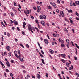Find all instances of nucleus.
<instances>
[{
  "label": "nucleus",
  "mask_w": 79,
  "mask_h": 79,
  "mask_svg": "<svg viewBox=\"0 0 79 79\" xmlns=\"http://www.w3.org/2000/svg\"><path fill=\"white\" fill-rule=\"evenodd\" d=\"M6 49L8 51H10V47L9 46H7L6 47Z\"/></svg>",
  "instance_id": "7"
},
{
  "label": "nucleus",
  "mask_w": 79,
  "mask_h": 79,
  "mask_svg": "<svg viewBox=\"0 0 79 79\" xmlns=\"http://www.w3.org/2000/svg\"><path fill=\"white\" fill-rule=\"evenodd\" d=\"M69 20H70V23L72 24H73V19H72V18H69Z\"/></svg>",
  "instance_id": "6"
},
{
  "label": "nucleus",
  "mask_w": 79,
  "mask_h": 79,
  "mask_svg": "<svg viewBox=\"0 0 79 79\" xmlns=\"http://www.w3.org/2000/svg\"><path fill=\"white\" fill-rule=\"evenodd\" d=\"M59 36H60V35H59V34H56V37H59Z\"/></svg>",
  "instance_id": "48"
},
{
  "label": "nucleus",
  "mask_w": 79,
  "mask_h": 79,
  "mask_svg": "<svg viewBox=\"0 0 79 79\" xmlns=\"http://www.w3.org/2000/svg\"><path fill=\"white\" fill-rule=\"evenodd\" d=\"M26 47H27L28 48H29V45L28 44H27Z\"/></svg>",
  "instance_id": "56"
},
{
  "label": "nucleus",
  "mask_w": 79,
  "mask_h": 79,
  "mask_svg": "<svg viewBox=\"0 0 79 79\" xmlns=\"http://www.w3.org/2000/svg\"><path fill=\"white\" fill-rule=\"evenodd\" d=\"M59 10L58 9H57V10H56V12H57V13H59Z\"/></svg>",
  "instance_id": "63"
},
{
  "label": "nucleus",
  "mask_w": 79,
  "mask_h": 79,
  "mask_svg": "<svg viewBox=\"0 0 79 79\" xmlns=\"http://www.w3.org/2000/svg\"><path fill=\"white\" fill-rule=\"evenodd\" d=\"M14 23L15 25H18V22L16 21L15 20L14 21Z\"/></svg>",
  "instance_id": "8"
},
{
  "label": "nucleus",
  "mask_w": 79,
  "mask_h": 79,
  "mask_svg": "<svg viewBox=\"0 0 79 79\" xmlns=\"http://www.w3.org/2000/svg\"><path fill=\"white\" fill-rule=\"evenodd\" d=\"M49 51L50 52L51 54H53V53L54 52H53V50L52 49H50Z\"/></svg>",
  "instance_id": "11"
},
{
  "label": "nucleus",
  "mask_w": 79,
  "mask_h": 79,
  "mask_svg": "<svg viewBox=\"0 0 79 79\" xmlns=\"http://www.w3.org/2000/svg\"><path fill=\"white\" fill-rule=\"evenodd\" d=\"M61 43H64V41H63V40H61Z\"/></svg>",
  "instance_id": "57"
},
{
  "label": "nucleus",
  "mask_w": 79,
  "mask_h": 79,
  "mask_svg": "<svg viewBox=\"0 0 79 79\" xmlns=\"http://www.w3.org/2000/svg\"><path fill=\"white\" fill-rule=\"evenodd\" d=\"M76 19L77 20V21H79V18H78V17H76Z\"/></svg>",
  "instance_id": "36"
},
{
  "label": "nucleus",
  "mask_w": 79,
  "mask_h": 79,
  "mask_svg": "<svg viewBox=\"0 0 79 79\" xmlns=\"http://www.w3.org/2000/svg\"><path fill=\"white\" fill-rule=\"evenodd\" d=\"M41 23L43 26H45V23L44 21H41Z\"/></svg>",
  "instance_id": "4"
},
{
  "label": "nucleus",
  "mask_w": 79,
  "mask_h": 79,
  "mask_svg": "<svg viewBox=\"0 0 79 79\" xmlns=\"http://www.w3.org/2000/svg\"><path fill=\"white\" fill-rule=\"evenodd\" d=\"M46 76L47 77H48V73H46Z\"/></svg>",
  "instance_id": "52"
},
{
  "label": "nucleus",
  "mask_w": 79,
  "mask_h": 79,
  "mask_svg": "<svg viewBox=\"0 0 79 79\" xmlns=\"http://www.w3.org/2000/svg\"><path fill=\"white\" fill-rule=\"evenodd\" d=\"M10 76H11V77H12V76H13V74L12 73H11L10 74Z\"/></svg>",
  "instance_id": "54"
},
{
  "label": "nucleus",
  "mask_w": 79,
  "mask_h": 79,
  "mask_svg": "<svg viewBox=\"0 0 79 79\" xmlns=\"http://www.w3.org/2000/svg\"><path fill=\"white\" fill-rule=\"evenodd\" d=\"M75 14H76V15H77V16H79V14H78V13H77V12H76H76Z\"/></svg>",
  "instance_id": "26"
},
{
  "label": "nucleus",
  "mask_w": 79,
  "mask_h": 79,
  "mask_svg": "<svg viewBox=\"0 0 79 79\" xmlns=\"http://www.w3.org/2000/svg\"><path fill=\"white\" fill-rule=\"evenodd\" d=\"M70 6H73V3H70Z\"/></svg>",
  "instance_id": "61"
},
{
  "label": "nucleus",
  "mask_w": 79,
  "mask_h": 79,
  "mask_svg": "<svg viewBox=\"0 0 79 79\" xmlns=\"http://www.w3.org/2000/svg\"><path fill=\"white\" fill-rule=\"evenodd\" d=\"M47 7L48 8V9H49L50 10V9H51V7H50V6H47Z\"/></svg>",
  "instance_id": "32"
},
{
  "label": "nucleus",
  "mask_w": 79,
  "mask_h": 79,
  "mask_svg": "<svg viewBox=\"0 0 79 79\" xmlns=\"http://www.w3.org/2000/svg\"><path fill=\"white\" fill-rule=\"evenodd\" d=\"M18 52L19 56H18V55H17V54H15V56H16V57L17 58H20L21 57V53H20V51L19 50H18Z\"/></svg>",
  "instance_id": "1"
},
{
  "label": "nucleus",
  "mask_w": 79,
  "mask_h": 79,
  "mask_svg": "<svg viewBox=\"0 0 79 79\" xmlns=\"http://www.w3.org/2000/svg\"><path fill=\"white\" fill-rule=\"evenodd\" d=\"M71 67H70L69 68V70H71V69H73V65H71Z\"/></svg>",
  "instance_id": "17"
},
{
  "label": "nucleus",
  "mask_w": 79,
  "mask_h": 79,
  "mask_svg": "<svg viewBox=\"0 0 79 79\" xmlns=\"http://www.w3.org/2000/svg\"><path fill=\"white\" fill-rule=\"evenodd\" d=\"M75 45L76 47L79 49V46L77 45V44L76 43L75 44Z\"/></svg>",
  "instance_id": "25"
},
{
  "label": "nucleus",
  "mask_w": 79,
  "mask_h": 79,
  "mask_svg": "<svg viewBox=\"0 0 79 79\" xmlns=\"http://www.w3.org/2000/svg\"><path fill=\"white\" fill-rule=\"evenodd\" d=\"M40 18L41 19H43V18H42L41 15L40 16Z\"/></svg>",
  "instance_id": "33"
},
{
  "label": "nucleus",
  "mask_w": 79,
  "mask_h": 79,
  "mask_svg": "<svg viewBox=\"0 0 79 79\" xmlns=\"http://www.w3.org/2000/svg\"><path fill=\"white\" fill-rule=\"evenodd\" d=\"M35 29H36L38 32H39V29H38V28H37L35 27Z\"/></svg>",
  "instance_id": "27"
},
{
  "label": "nucleus",
  "mask_w": 79,
  "mask_h": 79,
  "mask_svg": "<svg viewBox=\"0 0 79 79\" xmlns=\"http://www.w3.org/2000/svg\"><path fill=\"white\" fill-rule=\"evenodd\" d=\"M41 60H42L43 64H45V62H44V59H42Z\"/></svg>",
  "instance_id": "21"
},
{
  "label": "nucleus",
  "mask_w": 79,
  "mask_h": 79,
  "mask_svg": "<svg viewBox=\"0 0 79 79\" xmlns=\"http://www.w3.org/2000/svg\"><path fill=\"white\" fill-rule=\"evenodd\" d=\"M76 76H77L78 77H79V73H76Z\"/></svg>",
  "instance_id": "28"
},
{
  "label": "nucleus",
  "mask_w": 79,
  "mask_h": 79,
  "mask_svg": "<svg viewBox=\"0 0 79 79\" xmlns=\"http://www.w3.org/2000/svg\"><path fill=\"white\" fill-rule=\"evenodd\" d=\"M4 16H6V13H4Z\"/></svg>",
  "instance_id": "59"
},
{
  "label": "nucleus",
  "mask_w": 79,
  "mask_h": 79,
  "mask_svg": "<svg viewBox=\"0 0 79 79\" xmlns=\"http://www.w3.org/2000/svg\"><path fill=\"white\" fill-rule=\"evenodd\" d=\"M75 3L76 5H79V1H76L75 2Z\"/></svg>",
  "instance_id": "10"
},
{
  "label": "nucleus",
  "mask_w": 79,
  "mask_h": 79,
  "mask_svg": "<svg viewBox=\"0 0 79 79\" xmlns=\"http://www.w3.org/2000/svg\"><path fill=\"white\" fill-rule=\"evenodd\" d=\"M42 2H40V3H39L40 5L41 6L42 5Z\"/></svg>",
  "instance_id": "64"
},
{
  "label": "nucleus",
  "mask_w": 79,
  "mask_h": 79,
  "mask_svg": "<svg viewBox=\"0 0 79 79\" xmlns=\"http://www.w3.org/2000/svg\"><path fill=\"white\" fill-rule=\"evenodd\" d=\"M37 11L38 13H39L40 12V11L41 9L40 7L39 6H37Z\"/></svg>",
  "instance_id": "3"
},
{
  "label": "nucleus",
  "mask_w": 79,
  "mask_h": 79,
  "mask_svg": "<svg viewBox=\"0 0 79 79\" xmlns=\"http://www.w3.org/2000/svg\"><path fill=\"white\" fill-rule=\"evenodd\" d=\"M42 16L44 19H46V16L45 15H42Z\"/></svg>",
  "instance_id": "14"
},
{
  "label": "nucleus",
  "mask_w": 79,
  "mask_h": 79,
  "mask_svg": "<svg viewBox=\"0 0 79 79\" xmlns=\"http://www.w3.org/2000/svg\"><path fill=\"white\" fill-rule=\"evenodd\" d=\"M61 61H62V62L64 63L66 62V61L64 59H62Z\"/></svg>",
  "instance_id": "22"
},
{
  "label": "nucleus",
  "mask_w": 79,
  "mask_h": 79,
  "mask_svg": "<svg viewBox=\"0 0 79 79\" xmlns=\"http://www.w3.org/2000/svg\"><path fill=\"white\" fill-rule=\"evenodd\" d=\"M30 16L31 18H32V19H34V18L33 17V16L31 15Z\"/></svg>",
  "instance_id": "44"
},
{
  "label": "nucleus",
  "mask_w": 79,
  "mask_h": 79,
  "mask_svg": "<svg viewBox=\"0 0 79 79\" xmlns=\"http://www.w3.org/2000/svg\"><path fill=\"white\" fill-rule=\"evenodd\" d=\"M8 56H11V52H9L8 53Z\"/></svg>",
  "instance_id": "29"
},
{
  "label": "nucleus",
  "mask_w": 79,
  "mask_h": 79,
  "mask_svg": "<svg viewBox=\"0 0 79 79\" xmlns=\"http://www.w3.org/2000/svg\"><path fill=\"white\" fill-rule=\"evenodd\" d=\"M53 6L54 7V8H56V5L55 3H53Z\"/></svg>",
  "instance_id": "20"
},
{
  "label": "nucleus",
  "mask_w": 79,
  "mask_h": 79,
  "mask_svg": "<svg viewBox=\"0 0 79 79\" xmlns=\"http://www.w3.org/2000/svg\"><path fill=\"white\" fill-rule=\"evenodd\" d=\"M6 64H7V66L8 67H10V63H9V62L7 61L6 63Z\"/></svg>",
  "instance_id": "15"
},
{
  "label": "nucleus",
  "mask_w": 79,
  "mask_h": 79,
  "mask_svg": "<svg viewBox=\"0 0 79 79\" xmlns=\"http://www.w3.org/2000/svg\"><path fill=\"white\" fill-rule=\"evenodd\" d=\"M38 28H39V29H40L41 28V27H40V26H39V24H38Z\"/></svg>",
  "instance_id": "38"
},
{
  "label": "nucleus",
  "mask_w": 79,
  "mask_h": 79,
  "mask_svg": "<svg viewBox=\"0 0 79 79\" xmlns=\"http://www.w3.org/2000/svg\"><path fill=\"white\" fill-rule=\"evenodd\" d=\"M20 45L21 46V47H22L23 48H24V46H23V45H22V44H20Z\"/></svg>",
  "instance_id": "34"
},
{
  "label": "nucleus",
  "mask_w": 79,
  "mask_h": 79,
  "mask_svg": "<svg viewBox=\"0 0 79 79\" xmlns=\"http://www.w3.org/2000/svg\"><path fill=\"white\" fill-rule=\"evenodd\" d=\"M20 58V60L21 61H23V58Z\"/></svg>",
  "instance_id": "30"
},
{
  "label": "nucleus",
  "mask_w": 79,
  "mask_h": 79,
  "mask_svg": "<svg viewBox=\"0 0 79 79\" xmlns=\"http://www.w3.org/2000/svg\"><path fill=\"white\" fill-rule=\"evenodd\" d=\"M66 46L68 48H69V45L68 44H67L66 45Z\"/></svg>",
  "instance_id": "46"
},
{
  "label": "nucleus",
  "mask_w": 79,
  "mask_h": 79,
  "mask_svg": "<svg viewBox=\"0 0 79 79\" xmlns=\"http://www.w3.org/2000/svg\"><path fill=\"white\" fill-rule=\"evenodd\" d=\"M28 29L32 33H34V32H33V31H32V27H31V25L30 24L28 25Z\"/></svg>",
  "instance_id": "2"
},
{
  "label": "nucleus",
  "mask_w": 79,
  "mask_h": 79,
  "mask_svg": "<svg viewBox=\"0 0 79 79\" xmlns=\"http://www.w3.org/2000/svg\"><path fill=\"white\" fill-rule=\"evenodd\" d=\"M60 14H61V16H62V17H64V13H63V11H61L60 12Z\"/></svg>",
  "instance_id": "5"
},
{
  "label": "nucleus",
  "mask_w": 79,
  "mask_h": 79,
  "mask_svg": "<svg viewBox=\"0 0 79 79\" xmlns=\"http://www.w3.org/2000/svg\"><path fill=\"white\" fill-rule=\"evenodd\" d=\"M4 53L5 55H7V53L6 52H5Z\"/></svg>",
  "instance_id": "45"
},
{
  "label": "nucleus",
  "mask_w": 79,
  "mask_h": 79,
  "mask_svg": "<svg viewBox=\"0 0 79 79\" xmlns=\"http://www.w3.org/2000/svg\"><path fill=\"white\" fill-rule=\"evenodd\" d=\"M61 46L62 47H64V44H61Z\"/></svg>",
  "instance_id": "31"
},
{
  "label": "nucleus",
  "mask_w": 79,
  "mask_h": 79,
  "mask_svg": "<svg viewBox=\"0 0 79 79\" xmlns=\"http://www.w3.org/2000/svg\"><path fill=\"white\" fill-rule=\"evenodd\" d=\"M7 35L8 36V37H10V34L8 33Z\"/></svg>",
  "instance_id": "53"
},
{
  "label": "nucleus",
  "mask_w": 79,
  "mask_h": 79,
  "mask_svg": "<svg viewBox=\"0 0 79 79\" xmlns=\"http://www.w3.org/2000/svg\"><path fill=\"white\" fill-rule=\"evenodd\" d=\"M33 9H34V10H37V8H36V7H33Z\"/></svg>",
  "instance_id": "42"
},
{
  "label": "nucleus",
  "mask_w": 79,
  "mask_h": 79,
  "mask_svg": "<svg viewBox=\"0 0 79 79\" xmlns=\"http://www.w3.org/2000/svg\"><path fill=\"white\" fill-rule=\"evenodd\" d=\"M27 12L28 14H29V10H27Z\"/></svg>",
  "instance_id": "40"
},
{
  "label": "nucleus",
  "mask_w": 79,
  "mask_h": 79,
  "mask_svg": "<svg viewBox=\"0 0 79 79\" xmlns=\"http://www.w3.org/2000/svg\"><path fill=\"white\" fill-rule=\"evenodd\" d=\"M23 27L24 28V29H25V28H26V26L24 25H23Z\"/></svg>",
  "instance_id": "51"
},
{
  "label": "nucleus",
  "mask_w": 79,
  "mask_h": 79,
  "mask_svg": "<svg viewBox=\"0 0 79 79\" xmlns=\"http://www.w3.org/2000/svg\"><path fill=\"white\" fill-rule=\"evenodd\" d=\"M17 30L18 31H19L20 30V29H19V28L18 27H17Z\"/></svg>",
  "instance_id": "47"
},
{
  "label": "nucleus",
  "mask_w": 79,
  "mask_h": 79,
  "mask_svg": "<svg viewBox=\"0 0 79 79\" xmlns=\"http://www.w3.org/2000/svg\"><path fill=\"white\" fill-rule=\"evenodd\" d=\"M14 6H16V2H14Z\"/></svg>",
  "instance_id": "39"
},
{
  "label": "nucleus",
  "mask_w": 79,
  "mask_h": 79,
  "mask_svg": "<svg viewBox=\"0 0 79 79\" xmlns=\"http://www.w3.org/2000/svg\"><path fill=\"white\" fill-rule=\"evenodd\" d=\"M11 15L12 16H14V14H13V13L12 12H11Z\"/></svg>",
  "instance_id": "37"
},
{
  "label": "nucleus",
  "mask_w": 79,
  "mask_h": 79,
  "mask_svg": "<svg viewBox=\"0 0 79 79\" xmlns=\"http://www.w3.org/2000/svg\"><path fill=\"white\" fill-rule=\"evenodd\" d=\"M0 64L1 65H2V67H3V68H5V65H4V64H3L2 62H0Z\"/></svg>",
  "instance_id": "9"
},
{
  "label": "nucleus",
  "mask_w": 79,
  "mask_h": 79,
  "mask_svg": "<svg viewBox=\"0 0 79 79\" xmlns=\"http://www.w3.org/2000/svg\"><path fill=\"white\" fill-rule=\"evenodd\" d=\"M18 6L19 8H20V9H21V6L20 5V4H19Z\"/></svg>",
  "instance_id": "43"
},
{
  "label": "nucleus",
  "mask_w": 79,
  "mask_h": 79,
  "mask_svg": "<svg viewBox=\"0 0 79 79\" xmlns=\"http://www.w3.org/2000/svg\"><path fill=\"white\" fill-rule=\"evenodd\" d=\"M4 75L5 76V77H6V73L5 72H4Z\"/></svg>",
  "instance_id": "49"
},
{
  "label": "nucleus",
  "mask_w": 79,
  "mask_h": 79,
  "mask_svg": "<svg viewBox=\"0 0 79 79\" xmlns=\"http://www.w3.org/2000/svg\"><path fill=\"white\" fill-rule=\"evenodd\" d=\"M21 67H22V68H25V67L23 65H21L20 66Z\"/></svg>",
  "instance_id": "41"
},
{
  "label": "nucleus",
  "mask_w": 79,
  "mask_h": 79,
  "mask_svg": "<svg viewBox=\"0 0 79 79\" xmlns=\"http://www.w3.org/2000/svg\"><path fill=\"white\" fill-rule=\"evenodd\" d=\"M39 54L40 55V56H41V57H42V58H44V56H43V55H42V54H41V53L39 52Z\"/></svg>",
  "instance_id": "23"
},
{
  "label": "nucleus",
  "mask_w": 79,
  "mask_h": 79,
  "mask_svg": "<svg viewBox=\"0 0 79 79\" xmlns=\"http://www.w3.org/2000/svg\"><path fill=\"white\" fill-rule=\"evenodd\" d=\"M36 22L37 23V24H39V22H38V20H36Z\"/></svg>",
  "instance_id": "55"
},
{
  "label": "nucleus",
  "mask_w": 79,
  "mask_h": 79,
  "mask_svg": "<svg viewBox=\"0 0 79 79\" xmlns=\"http://www.w3.org/2000/svg\"><path fill=\"white\" fill-rule=\"evenodd\" d=\"M61 56H63V58H65V57H66V55L65 54H61Z\"/></svg>",
  "instance_id": "19"
},
{
  "label": "nucleus",
  "mask_w": 79,
  "mask_h": 79,
  "mask_svg": "<svg viewBox=\"0 0 79 79\" xmlns=\"http://www.w3.org/2000/svg\"><path fill=\"white\" fill-rule=\"evenodd\" d=\"M66 42H67V44H69V39H67L66 40Z\"/></svg>",
  "instance_id": "16"
},
{
  "label": "nucleus",
  "mask_w": 79,
  "mask_h": 79,
  "mask_svg": "<svg viewBox=\"0 0 79 79\" xmlns=\"http://www.w3.org/2000/svg\"><path fill=\"white\" fill-rule=\"evenodd\" d=\"M37 77L38 79H40V75L39 74H37Z\"/></svg>",
  "instance_id": "13"
},
{
  "label": "nucleus",
  "mask_w": 79,
  "mask_h": 79,
  "mask_svg": "<svg viewBox=\"0 0 79 79\" xmlns=\"http://www.w3.org/2000/svg\"><path fill=\"white\" fill-rule=\"evenodd\" d=\"M35 76L33 75L32 76V78H33V79H35Z\"/></svg>",
  "instance_id": "58"
},
{
  "label": "nucleus",
  "mask_w": 79,
  "mask_h": 79,
  "mask_svg": "<svg viewBox=\"0 0 79 79\" xmlns=\"http://www.w3.org/2000/svg\"><path fill=\"white\" fill-rule=\"evenodd\" d=\"M68 13H70V12H71V13H73V11H72L71 9H70L69 10H68Z\"/></svg>",
  "instance_id": "24"
},
{
  "label": "nucleus",
  "mask_w": 79,
  "mask_h": 79,
  "mask_svg": "<svg viewBox=\"0 0 79 79\" xmlns=\"http://www.w3.org/2000/svg\"><path fill=\"white\" fill-rule=\"evenodd\" d=\"M10 26H13V24H12V23H10Z\"/></svg>",
  "instance_id": "62"
},
{
  "label": "nucleus",
  "mask_w": 79,
  "mask_h": 79,
  "mask_svg": "<svg viewBox=\"0 0 79 79\" xmlns=\"http://www.w3.org/2000/svg\"><path fill=\"white\" fill-rule=\"evenodd\" d=\"M14 60H11V62L12 63H14Z\"/></svg>",
  "instance_id": "60"
},
{
  "label": "nucleus",
  "mask_w": 79,
  "mask_h": 79,
  "mask_svg": "<svg viewBox=\"0 0 79 79\" xmlns=\"http://www.w3.org/2000/svg\"><path fill=\"white\" fill-rule=\"evenodd\" d=\"M66 64L67 67H69V63H68V62H66Z\"/></svg>",
  "instance_id": "12"
},
{
  "label": "nucleus",
  "mask_w": 79,
  "mask_h": 79,
  "mask_svg": "<svg viewBox=\"0 0 79 79\" xmlns=\"http://www.w3.org/2000/svg\"><path fill=\"white\" fill-rule=\"evenodd\" d=\"M41 53L42 54V55H44V51H43L42 50H41Z\"/></svg>",
  "instance_id": "35"
},
{
  "label": "nucleus",
  "mask_w": 79,
  "mask_h": 79,
  "mask_svg": "<svg viewBox=\"0 0 79 79\" xmlns=\"http://www.w3.org/2000/svg\"><path fill=\"white\" fill-rule=\"evenodd\" d=\"M71 43H72V45H73V46H74V44L73 42L71 41Z\"/></svg>",
  "instance_id": "50"
},
{
  "label": "nucleus",
  "mask_w": 79,
  "mask_h": 79,
  "mask_svg": "<svg viewBox=\"0 0 79 79\" xmlns=\"http://www.w3.org/2000/svg\"><path fill=\"white\" fill-rule=\"evenodd\" d=\"M44 42L46 44H48V40L47 39L44 40Z\"/></svg>",
  "instance_id": "18"
}]
</instances>
